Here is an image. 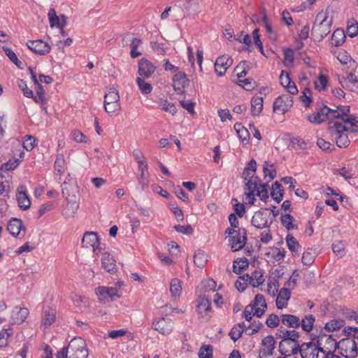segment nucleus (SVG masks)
I'll return each mask as SVG.
<instances>
[{
  "label": "nucleus",
  "mask_w": 358,
  "mask_h": 358,
  "mask_svg": "<svg viewBox=\"0 0 358 358\" xmlns=\"http://www.w3.org/2000/svg\"><path fill=\"white\" fill-rule=\"evenodd\" d=\"M264 178H268V180H273L276 176V171L273 164L264 162L263 165Z\"/></svg>",
  "instance_id": "ea45409f"
},
{
  "label": "nucleus",
  "mask_w": 358,
  "mask_h": 358,
  "mask_svg": "<svg viewBox=\"0 0 358 358\" xmlns=\"http://www.w3.org/2000/svg\"><path fill=\"white\" fill-rule=\"evenodd\" d=\"M246 180L247 182L245 185V189L248 190L247 193H250V192L255 193L260 185V178L254 176L252 178H249Z\"/></svg>",
  "instance_id": "e433bc0d"
},
{
  "label": "nucleus",
  "mask_w": 358,
  "mask_h": 358,
  "mask_svg": "<svg viewBox=\"0 0 358 358\" xmlns=\"http://www.w3.org/2000/svg\"><path fill=\"white\" fill-rule=\"evenodd\" d=\"M334 111L338 113V116H334L335 120L343 122V125H358V117L350 114V107L339 106Z\"/></svg>",
  "instance_id": "6e6552de"
},
{
  "label": "nucleus",
  "mask_w": 358,
  "mask_h": 358,
  "mask_svg": "<svg viewBox=\"0 0 358 358\" xmlns=\"http://www.w3.org/2000/svg\"><path fill=\"white\" fill-rule=\"evenodd\" d=\"M250 305L254 306L255 308V313L257 317H261L264 314L267 308L264 296L260 294L255 296L253 303Z\"/></svg>",
  "instance_id": "4be33fe9"
},
{
  "label": "nucleus",
  "mask_w": 358,
  "mask_h": 358,
  "mask_svg": "<svg viewBox=\"0 0 358 358\" xmlns=\"http://www.w3.org/2000/svg\"><path fill=\"white\" fill-rule=\"evenodd\" d=\"M29 313L27 308L15 307L11 315L12 320L15 324H21L27 319Z\"/></svg>",
  "instance_id": "cd10ccee"
},
{
  "label": "nucleus",
  "mask_w": 358,
  "mask_h": 358,
  "mask_svg": "<svg viewBox=\"0 0 358 358\" xmlns=\"http://www.w3.org/2000/svg\"><path fill=\"white\" fill-rule=\"evenodd\" d=\"M145 78H137L136 83L141 92L143 94H148L152 92V86L151 85V84L145 82Z\"/></svg>",
  "instance_id": "49530a36"
},
{
  "label": "nucleus",
  "mask_w": 358,
  "mask_h": 358,
  "mask_svg": "<svg viewBox=\"0 0 358 358\" xmlns=\"http://www.w3.org/2000/svg\"><path fill=\"white\" fill-rule=\"evenodd\" d=\"M319 352L326 353V350L322 348L317 347L312 342L299 344L298 348V352L300 353L302 358H317Z\"/></svg>",
  "instance_id": "1a4fd4ad"
},
{
  "label": "nucleus",
  "mask_w": 358,
  "mask_h": 358,
  "mask_svg": "<svg viewBox=\"0 0 358 358\" xmlns=\"http://www.w3.org/2000/svg\"><path fill=\"white\" fill-rule=\"evenodd\" d=\"M273 217L274 215H271L268 208H262L255 213L251 219V223L257 229L269 228L273 223Z\"/></svg>",
  "instance_id": "39448f33"
},
{
  "label": "nucleus",
  "mask_w": 358,
  "mask_h": 358,
  "mask_svg": "<svg viewBox=\"0 0 358 358\" xmlns=\"http://www.w3.org/2000/svg\"><path fill=\"white\" fill-rule=\"evenodd\" d=\"M286 243L288 249L292 254L296 255L301 249V245L296 239L290 234H288L285 238Z\"/></svg>",
  "instance_id": "2f4dec72"
},
{
  "label": "nucleus",
  "mask_w": 358,
  "mask_h": 358,
  "mask_svg": "<svg viewBox=\"0 0 358 358\" xmlns=\"http://www.w3.org/2000/svg\"><path fill=\"white\" fill-rule=\"evenodd\" d=\"M280 322V317H279L275 314H271L266 319V324L270 328H275L279 325Z\"/></svg>",
  "instance_id": "69168bd1"
},
{
  "label": "nucleus",
  "mask_w": 358,
  "mask_h": 358,
  "mask_svg": "<svg viewBox=\"0 0 358 358\" xmlns=\"http://www.w3.org/2000/svg\"><path fill=\"white\" fill-rule=\"evenodd\" d=\"M248 266V262L246 258L240 259L234 262L233 271L236 274H240L241 272Z\"/></svg>",
  "instance_id": "de8ad7c7"
},
{
  "label": "nucleus",
  "mask_w": 358,
  "mask_h": 358,
  "mask_svg": "<svg viewBox=\"0 0 358 358\" xmlns=\"http://www.w3.org/2000/svg\"><path fill=\"white\" fill-rule=\"evenodd\" d=\"M232 64L233 59L228 55H224L217 57L214 65L215 71L217 76H224Z\"/></svg>",
  "instance_id": "ddd939ff"
},
{
  "label": "nucleus",
  "mask_w": 358,
  "mask_h": 358,
  "mask_svg": "<svg viewBox=\"0 0 358 358\" xmlns=\"http://www.w3.org/2000/svg\"><path fill=\"white\" fill-rule=\"evenodd\" d=\"M27 45L29 50L40 55H46L50 51V45L42 40L29 41Z\"/></svg>",
  "instance_id": "f3484780"
},
{
  "label": "nucleus",
  "mask_w": 358,
  "mask_h": 358,
  "mask_svg": "<svg viewBox=\"0 0 358 358\" xmlns=\"http://www.w3.org/2000/svg\"><path fill=\"white\" fill-rule=\"evenodd\" d=\"M104 102H120L118 91L114 87L108 88L104 96Z\"/></svg>",
  "instance_id": "4c0bfd02"
},
{
  "label": "nucleus",
  "mask_w": 358,
  "mask_h": 358,
  "mask_svg": "<svg viewBox=\"0 0 358 358\" xmlns=\"http://www.w3.org/2000/svg\"><path fill=\"white\" fill-rule=\"evenodd\" d=\"M198 313L202 317L208 315L211 311V303L208 297L205 295H200L197 303Z\"/></svg>",
  "instance_id": "5701e85b"
},
{
  "label": "nucleus",
  "mask_w": 358,
  "mask_h": 358,
  "mask_svg": "<svg viewBox=\"0 0 358 358\" xmlns=\"http://www.w3.org/2000/svg\"><path fill=\"white\" fill-rule=\"evenodd\" d=\"M234 129L236 130V132L242 141H248L249 137L248 131L245 127H241V124L236 123L234 124Z\"/></svg>",
  "instance_id": "5fc2aeb1"
},
{
  "label": "nucleus",
  "mask_w": 358,
  "mask_h": 358,
  "mask_svg": "<svg viewBox=\"0 0 358 358\" xmlns=\"http://www.w3.org/2000/svg\"><path fill=\"white\" fill-rule=\"evenodd\" d=\"M75 184V179L73 178L70 175H69L68 177L66 178V180L61 186L63 195H67L69 196V186L74 185Z\"/></svg>",
  "instance_id": "13d9d810"
},
{
  "label": "nucleus",
  "mask_w": 358,
  "mask_h": 358,
  "mask_svg": "<svg viewBox=\"0 0 358 358\" xmlns=\"http://www.w3.org/2000/svg\"><path fill=\"white\" fill-rule=\"evenodd\" d=\"M280 220L282 224L287 229L291 230L296 228V226L293 224V221L294 220L293 216L290 214H282Z\"/></svg>",
  "instance_id": "c03bdc74"
},
{
  "label": "nucleus",
  "mask_w": 358,
  "mask_h": 358,
  "mask_svg": "<svg viewBox=\"0 0 358 358\" xmlns=\"http://www.w3.org/2000/svg\"><path fill=\"white\" fill-rule=\"evenodd\" d=\"M88 350L85 341L80 337L72 339L66 347L57 354V358H87Z\"/></svg>",
  "instance_id": "7ed1b4c3"
},
{
  "label": "nucleus",
  "mask_w": 358,
  "mask_h": 358,
  "mask_svg": "<svg viewBox=\"0 0 358 358\" xmlns=\"http://www.w3.org/2000/svg\"><path fill=\"white\" fill-rule=\"evenodd\" d=\"M158 105L161 110H164L172 115H174L177 113V108L175 105L167 99H161L158 101Z\"/></svg>",
  "instance_id": "f704fd0d"
},
{
  "label": "nucleus",
  "mask_w": 358,
  "mask_h": 358,
  "mask_svg": "<svg viewBox=\"0 0 358 358\" xmlns=\"http://www.w3.org/2000/svg\"><path fill=\"white\" fill-rule=\"evenodd\" d=\"M293 104L292 97L289 94L279 96L273 103V110L281 114L285 113Z\"/></svg>",
  "instance_id": "f8f14e48"
},
{
  "label": "nucleus",
  "mask_w": 358,
  "mask_h": 358,
  "mask_svg": "<svg viewBox=\"0 0 358 358\" xmlns=\"http://www.w3.org/2000/svg\"><path fill=\"white\" fill-rule=\"evenodd\" d=\"M21 160L20 159L13 157L8 162L2 165V169L5 171H11L17 168Z\"/></svg>",
  "instance_id": "0e129e2a"
},
{
  "label": "nucleus",
  "mask_w": 358,
  "mask_h": 358,
  "mask_svg": "<svg viewBox=\"0 0 358 358\" xmlns=\"http://www.w3.org/2000/svg\"><path fill=\"white\" fill-rule=\"evenodd\" d=\"M299 338V332L295 330L287 329L284 341H281L279 344L280 353L285 356L296 355L299 346V342L298 341Z\"/></svg>",
  "instance_id": "20e7f679"
},
{
  "label": "nucleus",
  "mask_w": 358,
  "mask_h": 358,
  "mask_svg": "<svg viewBox=\"0 0 358 358\" xmlns=\"http://www.w3.org/2000/svg\"><path fill=\"white\" fill-rule=\"evenodd\" d=\"M194 264L198 267L201 268V267L204 266L205 264L207 262V259H206V255L203 252H199L198 253H196L194 255Z\"/></svg>",
  "instance_id": "774afa93"
},
{
  "label": "nucleus",
  "mask_w": 358,
  "mask_h": 358,
  "mask_svg": "<svg viewBox=\"0 0 358 358\" xmlns=\"http://www.w3.org/2000/svg\"><path fill=\"white\" fill-rule=\"evenodd\" d=\"M262 353L264 356H270L273 355L275 349V340L273 336H267L262 341Z\"/></svg>",
  "instance_id": "a878e982"
},
{
  "label": "nucleus",
  "mask_w": 358,
  "mask_h": 358,
  "mask_svg": "<svg viewBox=\"0 0 358 358\" xmlns=\"http://www.w3.org/2000/svg\"><path fill=\"white\" fill-rule=\"evenodd\" d=\"M301 101L305 107H308L312 102L311 91L309 88H305L303 91V94L299 97Z\"/></svg>",
  "instance_id": "052dcab7"
},
{
  "label": "nucleus",
  "mask_w": 358,
  "mask_h": 358,
  "mask_svg": "<svg viewBox=\"0 0 358 358\" xmlns=\"http://www.w3.org/2000/svg\"><path fill=\"white\" fill-rule=\"evenodd\" d=\"M280 320L283 325L296 329L301 325V320L299 317L291 314H283L280 316Z\"/></svg>",
  "instance_id": "bb28decb"
},
{
  "label": "nucleus",
  "mask_w": 358,
  "mask_h": 358,
  "mask_svg": "<svg viewBox=\"0 0 358 358\" xmlns=\"http://www.w3.org/2000/svg\"><path fill=\"white\" fill-rule=\"evenodd\" d=\"M345 38V35L343 30L337 29L331 36L332 43L335 46H340L343 43Z\"/></svg>",
  "instance_id": "a19ab883"
},
{
  "label": "nucleus",
  "mask_w": 358,
  "mask_h": 358,
  "mask_svg": "<svg viewBox=\"0 0 358 358\" xmlns=\"http://www.w3.org/2000/svg\"><path fill=\"white\" fill-rule=\"evenodd\" d=\"M345 325V321L343 320H332L325 324V329L327 331H335L341 329Z\"/></svg>",
  "instance_id": "79ce46f5"
},
{
  "label": "nucleus",
  "mask_w": 358,
  "mask_h": 358,
  "mask_svg": "<svg viewBox=\"0 0 358 358\" xmlns=\"http://www.w3.org/2000/svg\"><path fill=\"white\" fill-rule=\"evenodd\" d=\"M56 314L55 308L51 307L44 308L41 317V327L46 329L53 324L56 320Z\"/></svg>",
  "instance_id": "aec40b11"
},
{
  "label": "nucleus",
  "mask_w": 358,
  "mask_h": 358,
  "mask_svg": "<svg viewBox=\"0 0 358 358\" xmlns=\"http://www.w3.org/2000/svg\"><path fill=\"white\" fill-rule=\"evenodd\" d=\"M104 108L108 113H114L120 110V102H104Z\"/></svg>",
  "instance_id": "338daca9"
},
{
  "label": "nucleus",
  "mask_w": 358,
  "mask_h": 358,
  "mask_svg": "<svg viewBox=\"0 0 358 358\" xmlns=\"http://www.w3.org/2000/svg\"><path fill=\"white\" fill-rule=\"evenodd\" d=\"M12 334L13 330L10 328L3 329L0 331V348L7 345L8 338Z\"/></svg>",
  "instance_id": "8fccbe9b"
},
{
  "label": "nucleus",
  "mask_w": 358,
  "mask_h": 358,
  "mask_svg": "<svg viewBox=\"0 0 358 358\" xmlns=\"http://www.w3.org/2000/svg\"><path fill=\"white\" fill-rule=\"evenodd\" d=\"M16 199L18 203V206L21 209L25 210L29 208L31 201L22 186H21L20 189H17V192L16 194Z\"/></svg>",
  "instance_id": "b1692460"
},
{
  "label": "nucleus",
  "mask_w": 358,
  "mask_h": 358,
  "mask_svg": "<svg viewBox=\"0 0 358 358\" xmlns=\"http://www.w3.org/2000/svg\"><path fill=\"white\" fill-rule=\"evenodd\" d=\"M291 292L287 287H282L275 300V304L278 309H282L287 305V301L290 299Z\"/></svg>",
  "instance_id": "393cba45"
},
{
  "label": "nucleus",
  "mask_w": 358,
  "mask_h": 358,
  "mask_svg": "<svg viewBox=\"0 0 358 358\" xmlns=\"http://www.w3.org/2000/svg\"><path fill=\"white\" fill-rule=\"evenodd\" d=\"M228 241L231 251L236 252L243 249L247 241L246 229L244 228L239 229L236 234L229 237Z\"/></svg>",
  "instance_id": "9b49d317"
},
{
  "label": "nucleus",
  "mask_w": 358,
  "mask_h": 358,
  "mask_svg": "<svg viewBox=\"0 0 358 358\" xmlns=\"http://www.w3.org/2000/svg\"><path fill=\"white\" fill-rule=\"evenodd\" d=\"M246 280H249L252 287H258L264 282L263 272L262 270H255L251 275H246Z\"/></svg>",
  "instance_id": "c756f323"
},
{
  "label": "nucleus",
  "mask_w": 358,
  "mask_h": 358,
  "mask_svg": "<svg viewBox=\"0 0 358 358\" xmlns=\"http://www.w3.org/2000/svg\"><path fill=\"white\" fill-rule=\"evenodd\" d=\"M173 88L177 94H182L189 85V80L183 72L176 73L173 78Z\"/></svg>",
  "instance_id": "dca6fc26"
},
{
  "label": "nucleus",
  "mask_w": 358,
  "mask_h": 358,
  "mask_svg": "<svg viewBox=\"0 0 358 358\" xmlns=\"http://www.w3.org/2000/svg\"><path fill=\"white\" fill-rule=\"evenodd\" d=\"M199 358H213V348L210 345H202L198 353Z\"/></svg>",
  "instance_id": "603ef678"
},
{
  "label": "nucleus",
  "mask_w": 358,
  "mask_h": 358,
  "mask_svg": "<svg viewBox=\"0 0 358 358\" xmlns=\"http://www.w3.org/2000/svg\"><path fill=\"white\" fill-rule=\"evenodd\" d=\"M152 327L162 334H169L173 329V322L169 318L161 317L153 322Z\"/></svg>",
  "instance_id": "2eb2a0df"
},
{
  "label": "nucleus",
  "mask_w": 358,
  "mask_h": 358,
  "mask_svg": "<svg viewBox=\"0 0 358 358\" xmlns=\"http://www.w3.org/2000/svg\"><path fill=\"white\" fill-rule=\"evenodd\" d=\"M119 287H120V285ZM119 289L120 288L117 287L101 286L96 288L95 293L101 303H107L120 298Z\"/></svg>",
  "instance_id": "0eeeda50"
},
{
  "label": "nucleus",
  "mask_w": 358,
  "mask_h": 358,
  "mask_svg": "<svg viewBox=\"0 0 358 358\" xmlns=\"http://www.w3.org/2000/svg\"><path fill=\"white\" fill-rule=\"evenodd\" d=\"M249 69V66L247 64L246 61H243L239 63L238 65L235 68V71L237 72V77L238 78L245 77Z\"/></svg>",
  "instance_id": "864d4df0"
},
{
  "label": "nucleus",
  "mask_w": 358,
  "mask_h": 358,
  "mask_svg": "<svg viewBox=\"0 0 358 358\" xmlns=\"http://www.w3.org/2000/svg\"><path fill=\"white\" fill-rule=\"evenodd\" d=\"M131 52L130 55L132 58H136L141 55V52L137 51L138 47L141 44L142 41L140 38H133L130 40Z\"/></svg>",
  "instance_id": "a18cd8bd"
},
{
  "label": "nucleus",
  "mask_w": 358,
  "mask_h": 358,
  "mask_svg": "<svg viewBox=\"0 0 358 358\" xmlns=\"http://www.w3.org/2000/svg\"><path fill=\"white\" fill-rule=\"evenodd\" d=\"M347 34L351 38L358 35V22L357 21L352 20L348 22Z\"/></svg>",
  "instance_id": "4d7b16f0"
},
{
  "label": "nucleus",
  "mask_w": 358,
  "mask_h": 358,
  "mask_svg": "<svg viewBox=\"0 0 358 358\" xmlns=\"http://www.w3.org/2000/svg\"><path fill=\"white\" fill-rule=\"evenodd\" d=\"M262 22L264 24V27L266 28L267 34H268L269 38L271 39H275L276 34L274 32L271 27V25L269 24L267 15L264 11L263 12Z\"/></svg>",
  "instance_id": "bf43d9fd"
},
{
  "label": "nucleus",
  "mask_w": 358,
  "mask_h": 358,
  "mask_svg": "<svg viewBox=\"0 0 358 358\" xmlns=\"http://www.w3.org/2000/svg\"><path fill=\"white\" fill-rule=\"evenodd\" d=\"M283 189L281 184L275 181L271 187V196L277 203H280L283 198Z\"/></svg>",
  "instance_id": "7c9ffc66"
},
{
  "label": "nucleus",
  "mask_w": 358,
  "mask_h": 358,
  "mask_svg": "<svg viewBox=\"0 0 358 358\" xmlns=\"http://www.w3.org/2000/svg\"><path fill=\"white\" fill-rule=\"evenodd\" d=\"M82 245L84 248H92L94 255H99L101 248L99 247L100 243L97 233L93 231L85 232L82 239Z\"/></svg>",
  "instance_id": "9d476101"
},
{
  "label": "nucleus",
  "mask_w": 358,
  "mask_h": 358,
  "mask_svg": "<svg viewBox=\"0 0 358 358\" xmlns=\"http://www.w3.org/2000/svg\"><path fill=\"white\" fill-rule=\"evenodd\" d=\"M301 261L305 265H311L315 261V255L311 249H308L303 252Z\"/></svg>",
  "instance_id": "680f3d73"
},
{
  "label": "nucleus",
  "mask_w": 358,
  "mask_h": 358,
  "mask_svg": "<svg viewBox=\"0 0 358 358\" xmlns=\"http://www.w3.org/2000/svg\"><path fill=\"white\" fill-rule=\"evenodd\" d=\"M268 187L266 183L260 184L255 192L256 195L259 196L262 201H266L268 199Z\"/></svg>",
  "instance_id": "6e6d98bb"
},
{
  "label": "nucleus",
  "mask_w": 358,
  "mask_h": 358,
  "mask_svg": "<svg viewBox=\"0 0 358 358\" xmlns=\"http://www.w3.org/2000/svg\"><path fill=\"white\" fill-rule=\"evenodd\" d=\"M315 317L312 314H308L301 320V325L303 331L310 332L313 328V324L315 322Z\"/></svg>",
  "instance_id": "58836bf2"
},
{
  "label": "nucleus",
  "mask_w": 358,
  "mask_h": 358,
  "mask_svg": "<svg viewBox=\"0 0 358 358\" xmlns=\"http://www.w3.org/2000/svg\"><path fill=\"white\" fill-rule=\"evenodd\" d=\"M64 157L63 155H58L57 156L56 160L55 162V170L57 171L59 175L62 174L64 173Z\"/></svg>",
  "instance_id": "e2e57ef3"
},
{
  "label": "nucleus",
  "mask_w": 358,
  "mask_h": 358,
  "mask_svg": "<svg viewBox=\"0 0 358 358\" xmlns=\"http://www.w3.org/2000/svg\"><path fill=\"white\" fill-rule=\"evenodd\" d=\"M329 131L338 147L347 148L350 143L347 132H358V125H343V122L334 120L329 123Z\"/></svg>",
  "instance_id": "f257e3e1"
},
{
  "label": "nucleus",
  "mask_w": 358,
  "mask_h": 358,
  "mask_svg": "<svg viewBox=\"0 0 358 358\" xmlns=\"http://www.w3.org/2000/svg\"><path fill=\"white\" fill-rule=\"evenodd\" d=\"M79 208V202L75 199L69 200L67 199V203L63 210V215L66 217H73Z\"/></svg>",
  "instance_id": "c85d7f7f"
},
{
  "label": "nucleus",
  "mask_w": 358,
  "mask_h": 358,
  "mask_svg": "<svg viewBox=\"0 0 358 358\" xmlns=\"http://www.w3.org/2000/svg\"><path fill=\"white\" fill-rule=\"evenodd\" d=\"M7 229L14 237H23L25 234V229L22 226V220L17 218H12L8 223Z\"/></svg>",
  "instance_id": "6ab92c4d"
},
{
  "label": "nucleus",
  "mask_w": 358,
  "mask_h": 358,
  "mask_svg": "<svg viewBox=\"0 0 358 358\" xmlns=\"http://www.w3.org/2000/svg\"><path fill=\"white\" fill-rule=\"evenodd\" d=\"M101 266L107 272L114 273L117 271L116 261L108 252H104L101 257Z\"/></svg>",
  "instance_id": "412c9836"
},
{
  "label": "nucleus",
  "mask_w": 358,
  "mask_h": 358,
  "mask_svg": "<svg viewBox=\"0 0 358 358\" xmlns=\"http://www.w3.org/2000/svg\"><path fill=\"white\" fill-rule=\"evenodd\" d=\"M338 80L343 88L358 94V79L355 74L349 73L345 78H339Z\"/></svg>",
  "instance_id": "a211bd4d"
},
{
  "label": "nucleus",
  "mask_w": 358,
  "mask_h": 358,
  "mask_svg": "<svg viewBox=\"0 0 358 358\" xmlns=\"http://www.w3.org/2000/svg\"><path fill=\"white\" fill-rule=\"evenodd\" d=\"M263 108V98L261 96H253L251 99V113L252 115H258Z\"/></svg>",
  "instance_id": "72a5a7b5"
},
{
  "label": "nucleus",
  "mask_w": 358,
  "mask_h": 358,
  "mask_svg": "<svg viewBox=\"0 0 358 358\" xmlns=\"http://www.w3.org/2000/svg\"><path fill=\"white\" fill-rule=\"evenodd\" d=\"M138 170L141 172L139 178V185L141 189H145L148 186V180L145 176V171L148 170L147 162H140L138 164Z\"/></svg>",
  "instance_id": "473e14b6"
},
{
  "label": "nucleus",
  "mask_w": 358,
  "mask_h": 358,
  "mask_svg": "<svg viewBox=\"0 0 358 358\" xmlns=\"http://www.w3.org/2000/svg\"><path fill=\"white\" fill-rule=\"evenodd\" d=\"M333 19L329 17V10H322L316 15L312 27V37L315 41H321L331 31Z\"/></svg>",
  "instance_id": "f03ea898"
},
{
  "label": "nucleus",
  "mask_w": 358,
  "mask_h": 358,
  "mask_svg": "<svg viewBox=\"0 0 358 358\" xmlns=\"http://www.w3.org/2000/svg\"><path fill=\"white\" fill-rule=\"evenodd\" d=\"M257 170V162L255 159H252L247 164L243 172V178L244 180H248L249 178L254 176Z\"/></svg>",
  "instance_id": "c9c22d12"
},
{
  "label": "nucleus",
  "mask_w": 358,
  "mask_h": 358,
  "mask_svg": "<svg viewBox=\"0 0 358 358\" xmlns=\"http://www.w3.org/2000/svg\"><path fill=\"white\" fill-rule=\"evenodd\" d=\"M319 112L320 113V115H322V117L325 120V121L327 119H335L334 116H338V115L336 111H334V109H331L327 106H323L322 108H320Z\"/></svg>",
  "instance_id": "09e8293b"
},
{
  "label": "nucleus",
  "mask_w": 358,
  "mask_h": 358,
  "mask_svg": "<svg viewBox=\"0 0 358 358\" xmlns=\"http://www.w3.org/2000/svg\"><path fill=\"white\" fill-rule=\"evenodd\" d=\"M138 78H150L156 70V66L146 59H141L138 64Z\"/></svg>",
  "instance_id": "4468645a"
},
{
  "label": "nucleus",
  "mask_w": 358,
  "mask_h": 358,
  "mask_svg": "<svg viewBox=\"0 0 358 358\" xmlns=\"http://www.w3.org/2000/svg\"><path fill=\"white\" fill-rule=\"evenodd\" d=\"M48 15L50 27H59L60 20L59 17L57 16L55 10L52 8H50L48 13Z\"/></svg>",
  "instance_id": "3c124183"
},
{
  "label": "nucleus",
  "mask_w": 358,
  "mask_h": 358,
  "mask_svg": "<svg viewBox=\"0 0 358 358\" xmlns=\"http://www.w3.org/2000/svg\"><path fill=\"white\" fill-rule=\"evenodd\" d=\"M182 291L181 282L177 278H174L170 283V292L171 296L176 297L180 296Z\"/></svg>",
  "instance_id": "37998d69"
},
{
  "label": "nucleus",
  "mask_w": 358,
  "mask_h": 358,
  "mask_svg": "<svg viewBox=\"0 0 358 358\" xmlns=\"http://www.w3.org/2000/svg\"><path fill=\"white\" fill-rule=\"evenodd\" d=\"M341 355L346 358H355L357 355V346L355 341L350 337L341 339L337 344Z\"/></svg>",
  "instance_id": "423d86ee"
}]
</instances>
